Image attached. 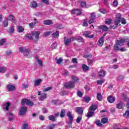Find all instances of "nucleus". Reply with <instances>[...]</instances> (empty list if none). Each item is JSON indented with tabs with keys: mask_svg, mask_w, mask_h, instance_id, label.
Listing matches in <instances>:
<instances>
[{
	"mask_svg": "<svg viewBox=\"0 0 129 129\" xmlns=\"http://www.w3.org/2000/svg\"><path fill=\"white\" fill-rule=\"evenodd\" d=\"M53 37H54V38H58V37H59V32L56 31L55 33H53Z\"/></svg>",
	"mask_w": 129,
	"mask_h": 129,
	"instance_id": "nucleus-46",
	"label": "nucleus"
},
{
	"mask_svg": "<svg viewBox=\"0 0 129 129\" xmlns=\"http://www.w3.org/2000/svg\"><path fill=\"white\" fill-rule=\"evenodd\" d=\"M7 20H9V21H11V22H13V23H15V17L11 14L9 16Z\"/></svg>",
	"mask_w": 129,
	"mask_h": 129,
	"instance_id": "nucleus-31",
	"label": "nucleus"
},
{
	"mask_svg": "<svg viewBox=\"0 0 129 129\" xmlns=\"http://www.w3.org/2000/svg\"><path fill=\"white\" fill-rule=\"evenodd\" d=\"M6 87L9 91H15L16 90V87L13 85H7Z\"/></svg>",
	"mask_w": 129,
	"mask_h": 129,
	"instance_id": "nucleus-15",
	"label": "nucleus"
},
{
	"mask_svg": "<svg viewBox=\"0 0 129 129\" xmlns=\"http://www.w3.org/2000/svg\"><path fill=\"white\" fill-rule=\"evenodd\" d=\"M111 68L112 69H117V68H118V66L117 64H114L111 67Z\"/></svg>",
	"mask_w": 129,
	"mask_h": 129,
	"instance_id": "nucleus-63",
	"label": "nucleus"
},
{
	"mask_svg": "<svg viewBox=\"0 0 129 129\" xmlns=\"http://www.w3.org/2000/svg\"><path fill=\"white\" fill-rule=\"evenodd\" d=\"M67 115L69 117V124H70V126H71V124H72V122H73V116H72V113H71V112L69 111Z\"/></svg>",
	"mask_w": 129,
	"mask_h": 129,
	"instance_id": "nucleus-6",
	"label": "nucleus"
},
{
	"mask_svg": "<svg viewBox=\"0 0 129 129\" xmlns=\"http://www.w3.org/2000/svg\"><path fill=\"white\" fill-rule=\"evenodd\" d=\"M114 49L116 51H118V50H119V47H118V45L116 44V45L114 46Z\"/></svg>",
	"mask_w": 129,
	"mask_h": 129,
	"instance_id": "nucleus-62",
	"label": "nucleus"
},
{
	"mask_svg": "<svg viewBox=\"0 0 129 129\" xmlns=\"http://www.w3.org/2000/svg\"><path fill=\"white\" fill-rule=\"evenodd\" d=\"M99 29H101L102 31H107L108 28L105 25H102L99 27Z\"/></svg>",
	"mask_w": 129,
	"mask_h": 129,
	"instance_id": "nucleus-33",
	"label": "nucleus"
},
{
	"mask_svg": "<svg viewBox=\"0 0 129 129\" xmlns=\"http://www.w3.org/2000/svg\"><path fill=\"white\" fill-rule=\"evenodd\" d=\"M120 21L121 24L123 25H125L126 24V21H125V19L124 18H121V17L120 16Z\"/></svg>",
	"mask_w": 129,
	"mask_h": 129,
	"instance_id": "nucleus-49",
	"label": "nucleus"
},
{
	"mask_svg": "<svg viewBox=\"0 0 129 129\" xmlns=\"http://www.w3.org/2000/svg\"><path fill=\"white\" fill-rule=\"evenodd\" d=\"M95 18H96L95 13H91L90 20L88 21L89 24H93V23H94V20H95Z\"/></svg>",
	"mask_w": 129,
	"mask_h": 129,
	"instance_id": "nucleus-8",
	"label": "nucleus"
},
{
	"mask_svg": "<svg viewBox=\"0 0 129 129\" xmlns=\"http://www.w3.org/2000/svg\"><path fill=\"white\" fill-rule=\"evenodd\" d=\"M75 40H77L78 42H79V43H81V42H83V38L81 37H79L78 38H76V39Z\"/></svg>",
	"mask_w": 129,
	"mask_h": 129,
	"instance_id": "nucleus-50",
	"label": "nucleus"
},
{
	"mask_svg": "<svg viewBox=\"0 0 129 129\" xmlns=\"http://www.w3.org/2000/svg\"><path fill=\"white\" fill-rule=\"evenodd\" d=\"M125 41H126V39H120L119 40H118L116 41V44L119 46H122L124 44V43H125Z\"/></svg>",
	"mask_w": 129,
	"mask_h": 129,
	"instance_id": "nucleus-17",
	"label": "nucleus"
},
{
	"mask_svg": "<svg viewBox=\"0 0 129 129\" xmlns=\"http://www.w3.org/2000/svg\"><path fill=\"white\" fill-rule=\"evenodd\" d=\"M38 95H40L39 97V99L41 101H43V100L47 98V94L45 93H41V91L38 92Z\"/></svg>",
	"mask_w": 129,
	"mask_h": 129,
	"instance_id": "nucleus-7",
	"label": "nucleus"
},
{
	"mask_svg": "<svg viewBox=\"0 0 129 129\" xmlns=\"http://www.w3.org/2000/svg\"><path fill=\"white\" fill-rule=\"evenodd\" d=\"M52 34V32L51 31H46L44 32L43 36L44 37H48V36H50Z\"/></svg>",
	"mask_w": 129,
	"mask_h": 129,
	"instance_id": "nucleus-38",
	"label": "nucleus"
},
{
	"mask_svg": "<svg viewBox=\"0 0 129 129\" xmlns=\"http://www.w3.org/2000/svg\"><path fill=\"white\" fill-rule=\"evenodd\" d=\"M52 89V87H48L43 89V92H47V91H49Z\"/></svg>",
	"mask_w": 129,
	"mask_h": 129,
	"instance_id": "nucleus-42",
	"label": "nucleus"
},
{
	"mask_svg": "<svg viewBox=\"0 0 129 129\" xmlns=\"http://www.w3.org/2000/svg\"><path fill=\"white\" fill-rule=\"evenodd\" d=\"M39 4L37 3V2L35 1H33L31 3L30 7L33 9H36V8H38Z\"/></svg>",
	"mask_w": 129,
	"mask_h": 129,
	"instance_id": "nucleus-22",
	"label": "nucleus"
},
{
	"mask_svg": "<svg viewBox=\"0 0 129 129\" xmlns=\"http://www.w3.org/2000/svg\"><path fill=\"white\" fill-rule=\"evenodd\" d=\"M75 110L78 114H82L83 113V109L80 107H76Z\"/></svg>",
	"mask_w": 129,
	"mask_h": 129,
	"instance_id": "nucleus-18",
	"label": "nucleus"
},
{
	"mask_svg": "<svg viewBox=\"0 0 129 129\" xmlns=\"http://www.w3.org/2000/svg\"><path fill=\"white\" fill-rule=\"evenodd\" d=\"M36 24H37V23H36V22L31 23L29 24V26L30 28H34V26H35V25H36Z\"/></svg>",
	"mask_w": 129,
	"mask_h": 129,
	"instance_id": "nucleus-54",
	"label": "nucleus"
},
{
	"mask_svg": "<svg viewBox=\"0 0 129 129\" xmlns=\"http://www.w3.org/2000/svg\"><path fill=\"white\" fill-rule=\"evenodd\" d=\"M82 69L83 71H88V70H89V67L86 64H83Z\"/></svg>",
	"mask_w": 129,
	"mask_h": 129,
	"instance_id": "nucleus-35",
	"label": "nucleus"
},
{
	"mask_svg": "<svg viewBox=\"0 0 129 129\" xmlns=\"http://www.w3.org/2000/svg\"><path fill=\"white\" fill-rule=\"evenodd\" d=\"M105 75H106V72L104 70H100L98 73V76L100 78H102L104 77V76H105Z\"/></svg>",
	"mask_w": 129,
	"mask_h": 129,
	"instance_id": "nucleus-11",
	"label": "nucleus"
},
{
	"mask_svg": "<svg viewBox=\"0 0 129 129\" xmlns=\"http://www.w3.org/2000/svg\"><path fill=\"white\" fill-rule=\"evenodd\" d=\"M78 96H79V97H82L83 94H82V92H81L80 91H78L77 92Z\"/></svg>",
	"mask_w": 129,
	"mask_h": 129,
	"instance_id": "nucleus-61",
	"label": "nucleus"
},
{
	"mask_svg": "<svg viewBox=\"0 0 129 129\" xmlns=\"http://www.w3.org/2000/svg\"><path fill=\"white\" fill-rule=\"evenodd\" d=\"M7 115H8L9 119L10 121H12V120H13L15 117L14 114L12 113L11 112L7 113Z\"/></svg>",
	"mask_w": 129,
	"mask_h": 129,
	"instance_id": "nucleus-24",
	"label": "nucleus"
},
{
	"mask_svg": "<svg viewBox=\"0 0 129 129\" xmlns=\"http://www.w3.org/2000/svg\"><path fill=\"white\" fill-rule=\"evenodd\" d=\"M119 23H120V14H117L116 16V19L114 21L115 26L111 27V29L115 30L116 28L118 26V24H119Z\"/></svg>",
	"mask_w": 129,
	"mask_h": 129,
	"instance_id": "nucleus-4",
	"label": "nucleus"
},
{
	"mask_svg": "<svg viewBox=\"0 0 129 129\" xmlns=\"http://www.w3.org/2000/svg\"><path fill=\"white\" fill-rule=\"evenodd\" d=\"M108 121V119L106 118H103L101 120L102 123H106V122H107Z\"/></svg>",
	"mask_w": 129,
	"mask_h": 129,
	"instance_id": "nucleus-47",
	"label": "nucleus"
},
{
	"mask_svg": "<svg viewBox=\"0 0 129 129\" xmlns=\"http://www.w3.org/2000/svg\"><path fill=\"white\" fill-rule=\"evenodd\" d=\"M104 37H105V34L99 38V40L98 41V46H99L100 47L103 46V43H104Z\"/></svg>",
	"mask_w": 129,
	"mask_h": 129,
	"instance_id": "nucleus-10",
	"label": "nucleus"
},
{
	"mask_svg": "<svg viewBox=\"0 0 129 129\" xmlns=\"http://www.w3.org/2000/svg\"><path fill=\"white\" fill-rule=\"evenodd\" d=\"M48 118L50 120H51V121H56V118L55 117V116L53 115H49L48 116Z\"/></svg>",
	"mask_w": 129,
	"mask_h": 129,
	"instance_id": "nucleus-34",
	"label": "nucleus"
},
{
	"mask_svg": "<svg viewBox=\"0 0 129 129\" xmlns=\"http://www.w3.org/2000/svg\"><path fill=\"white\" fill-rule=\"evenodd\" d=\"M90 34H91L90 33V32L85 31L83 33V36H84V37H85L86 38H93V35H90Z\"/></svg>",
	"mask_w": 129,
	"mask_h": 129,
	"instance_id": "nucleus-16",
	"label": "nucleus"
},
{
	"mask_svg": "<svg viewBox=\"0 0 129 129\" xmlns=\"http://www.w3.org/2000/svg\"><path fill=\"white\" fill-rule=\"evenodd\" d=\"M28 86H28V85L26 84H23L21 87L23 88V89H26V88H28Z\"/></svg>",
	"mask_w": 129,
	"mask_h": 129,
	"instance_id": "nucleus-53",
	"label": "nucleus"
},
{
	"mask_svg": "<svg viewBox=\"0 0 129 129\" xmlns=\"http://www.w3.org/2000/svg\"><path fill=\"white\" fill-rule=\"evenodd\" d=\"M99 12L102 14H105L106 13V11H105V10H104V9H100Z\"/></svg>",
	"mask_w": 129,
	"mask_h": 129,
	"instance_id": "nucleus-64",
	"label": "nucleus"
},
{
	"mask_svg": "<svg viewBox=\"0 0 129 129\" xmlns=\"http://www.w3.org/2000/svg\"><path fill=\"white\" fill-rule=\"evenodd\" d=\"M72 62H73V63H74L75 64H77V63H78V62L77 61V58H72Z\"/></svg>",
	"mask_w": 129,
	"mask_h": 129,
	"instance_id": "nucleus-59",
	"label": "nucleus"
},
{
	"mask_svg": "<svg viewBox=\"0 0 129 129\" xmlns=\"http://www.w3.org/2000/svg\"><path fill=\"white\" fill-rule=\"evenodd\" d=\"M14 32H15V27L12 26L10 27V29L9 30V32L10 34H14Z\"/></svg>",
	"mask_w": 129,
	"mask_h": 129,
	"instance_id": "nucleus-39",
	"label": "nucleus"
},
{
	"mask_svg": "<svg viewBox=\"0 0 129 129\" xmlns=\"http://www.w3.org/2000/svg\"><path fill=\"white\" fill-rule=\"evenodd\" d=\"M27 113V107L22 106L19 111L20 115H24Z\"/></svg>",
	"mask_w": 129,
	"mask_h": 129,
	"instance_id": "nucleus-14",
	"label": "nucleus"
},
{
	"mask_svg": "<svg viewBox=\"0 0 129 129\" xmlns=\"http://www.w3.org/2000/svg\"><path fill=\"white\" fill-rule=\"evenodd\" d=\"M40 34H41V32L39 31L31 32V35H32L33 41H37L39 39H40Z\"/></svg>",
	"mask_w": 129,
	"mask_h": 129,
	"instance_id": "nucleus-2",
	"label": "nucleus"
},
{
	"mask_svg": "<svg viewBox=\"0 0 129 129\" xmlns=\"http://www.w3.org/2000/svg\"><path fill=\"white\" fill-rule=\"evenodd\" d=\"M90 99H91V98H90V97L86 96L83 98V100L85 102L88 103V102H89V101H90Z\"/></svg>",
	"mask_w": 129,
	"mask_h": 129,
	"instance_id": "nucleus-29",
	"label": "nucleus"
},
{
	"mask_svg": "<svg viewBox=\"0 0 129 129\" xmlns=\"http://www.w3.org/2000/svg\"><path fill=\"white\" fill-rule=\"evenodd\" d=\"M56 60V64H61L63 61V58L62 57H59L58 59Z\"/></svg>",
	"mask_w": 129,
	"mask_h": 129,
	"instance_id": "nucleus-41",
	"label": "nucleus"
},
{
	"mask_svg": "<svg viewBox=\"0 0 129 129\" xmlns=\"http://www.w3.org/2000/svg\"><path fill=\"white\" fill-rule=\"evenodd\" d=\"M7 71L6 68H0V73H5Z\"/></svg>",
	"mask_w": 129,
	"mask_h": 129,
	"instance_id": "nucleus-52",
	"label": "nucleus"
},
{
	"mask_svg": "<svg viewBox=\"0 0 129 129\" xmlns=\"http://www.w3.org/2000/svg\"><path fill=\"white\" fill-rule=\"evenodd\" d=\"M87 61H88V65H91V64H92V63L94 62V59L88 58Z\"/></svg>",
	"mask_w": 129,
	"mask_h": 129,
	"instance_id": "nucleus-43",
	"label": "nucleus"
},
{
	"mask_svg": "<svg viewBox=\"0 0 129 129\" xmlns=\"http://www.w3.org/2000/svg\"><path fill=\"white\" fill-rule=\"evenodd\" d=\"M44 25H52L53 24V21L52 20H46L43 21Z\"/></svg>",
	"mask_w": 129,
	"mask_h": 129,
	"instance_id": "nucleus-27",
	"label": "nucleus"
},
{
	"mask_svg": "<svg viewBox=\"0 0 129 129\" xmlns=\"http://www.w3.org/2000/svg\"><path fill=\"white\" fill-rule=\"evenodd\" d=\"M72 79H73L74 81H75V82L78 81V80H79V79L75 76H73L72 77Z\"/></svg>",
	"mask_w": 129,
	"mask_h": 129,
	"instance_id": "nucleus-51",
	"label": "nucleus"
},
{
	"mask_svg": "<svg viewBox=\"0 0 129 129\" xmlns=\"http://www.w3.org/2000/svg\"><path fill=\"white\" fill-rule=\"evenodd\" d=\"M116 107L118 109H121L122 107H124V104L123 102L120 101L119 103H118L116 104Z\"/></svg>",
	"mask_w": 129,
	"mask_h": 129,
	"instance_id": "nucleus-21",
	"label": "nucleus"
},
{
	"mask_svg": "<svg viewBox=\"0 0 129 129\" xmlns=\"http://www.w3.org/2000/svg\"><path fill=\"white\" fill-rule=\"evenodd\" d=\"M41 82H42V79H39L38 80H36L34 82V85L35 86H39L41 84Z\"/></svg>",
	"mask_w": 129,
	"mask_h": 129,
	"instance_id": "nucleus-28",
	"label": "nucleus"
},
{
	"mask_svg": "<svg viewBox=\"0 0 129 129\" xmlns=\"http://www.w3.org/2000/svg\"><path fill=\"white\" fill-rule=\"evenodd\" d=\"M68 74H69L68 71L65 70L63 71V73L62 74V75H63V76H67L68 75Z\"/></svg>",
	"mask_w": 129,
	"mask_h": 129,
	"instance_id": "nucleus-55",
	"label": "nucleus"
},
{
	"mask_svg": "<svg viewBox=\"0 0 129 129\" xmlns=\"http://www.w3.org/2000/svg\"><path fill=\"white\" fill-rule=\"evenodd\" d=\"M5 43H6V39H3L0 40V45H2L3 44H5Z\"/></svg>",
	"mask_w": 129,
	"mask_h": 129,
	"instance_id": "nucleus-60",
	"label": "nucleus"
},
{
	"mask_svg": "<svg viewBox=\"0 0 129 129\" xmlns=\"http://www.w3.org/2000/svg\"><path fill=\"white\" fill-rule=\"evenodd\" d=\"M19 50L20 52L24 53V55L26 58H29L30 55L31 54V51L27 49L26 47H20Z\"/></svg>",
	"mask_w": 129,
	"mask_h": 129,
	"instance_id": "nucleus-1",
	"label": "nucleus"
},
{
	"mask_svg": "<svg viewBox=\"0 0 129 129\" xmlns=\"http://www.w3.org/2000/svg\"><path fill=\"white\" fill-rule=\"evenodd\" d=\"M122 98V99H124V101H127L126 106H127V108H128V109H129V99H128V98H127V97H126V95H125L124 94H123Z\"/></svg>",
	"mask_w": 129,
	"mask_h": 129,
	"instance_id": "nucleus-20",
	"label": "nucleus"
},
{
	"mask_svg": "<svg viewBox=\"0 0 129 129\" xmlns=\"http://www.w3.org/2000/svg\"><path fill=\"white\" fill-rule=\"evenodd\" d=\"M76 40V37H73L71 38H68L66 37H64V44L66 46H69L71 44V42L75 41Z\"/></svg>",
	"mask_w": 129,
	"mask_h": 129,
	"instance_id": "nucleus-3",
	"label": "nucleus"
},
{
	"mask_svg": "<svg viewBox=\"0 0 129 129\" xmlns=\"http://www.w3.org/2000/svg\"><path fill=\"white\" fill-rule=\"evenodd\" d=\"M111 23H112V20L110 19H108L105 21L106 25H110Z\"/></svg>",
	"mask_w": 129,
	"mask_h": 129,
	"instance_id": "nucleus-45",
	"label": "nucleus"
},
{
	"mask_svg": "<svg viewBox=\"0 0 129 129\" xmlns=\"http://www.w3.org/2000/svg\"><path fill=\"white\" fill-rule=\"evenodd\" d=\"M24 29L22 26H17V32L19 33H23L24 31Z\"/></svg>",
	"mask_w": 129,
	"mask_h": 129,
	"instance_id": "nucleus-32",
	"label": "nucleus"
},
{
	"mask_svg": "<svg viewBox=\"0 0 129 129\" xmlns=\"http://www.w3.org/2000/svg\"><path fill=\"white\" fill-rule=\"evenodd\" d=\"M35 60L37 62L41 67H43V62H42V60L39 58V57L37 56L35 57Z\"/></svg>",
	"mask_w": 129,
	"mask_h": 129,
	"instance_id": "nucleus-25",
	"label": "nucleus"
},
{
	"mask_svg": "<svg viewBox=\"0 0 129 129\" xmlns=\"http://www.w3.org/2000/svg\"><path fill=\"white\" fill-rule=\"evenodd\" d=\"M107 100L110 103H113V102L115 101V97L109 96L107 98Z\"/></svg>",
	"mask_w": 129,
	"mask_h": 129,
	"instance_id": "nucleus-19",
	"label": "nucleus"
},
{
	"mask_svg": "<svg viewBox=\"0 0 129 129\" xmlns=\"http://www.w3.org/2000/svg\"><path fill=\"white\" fill-rule=\"evenodd\" d=\"M22 105H28L29 106H33L34 105V103L28 99H23L21 101Z\"/></svg>",
	"mask_w": 129,
	"mask_h": 129,
	"instance_id": "nucleus-5",
	"label": "nucleus"
},
{
	"mask_svg": "<svg viewBox=\"0 0 129 129\" xmlns=\"http://www.w3.org/2000/svg\"><path fill=\"white\" fill-rule=\"evenodd\" d=\"M94 114V111H91V110H89V111L87 113V114L86 115V116H87L89 118L90 117H92Z\"/></svg>",
	"mask_w": 129,
	"mask_h": 129,
	"instance_id": "nucleus-23",
	"label": "nucleus"
},
{
	"mask_svg": "<svg viewBox=\"0 0 129 129\" xmlns=\"http://www.w3.org/2000/svg\"><path fill=\"white\" fill-rule=\"evenodd\" d=\"M97 99H98V100H99V101H101V100H102V96L101 95V94L97 93Z\"/></svg>",
	"mask_w": 129,
	"mask_h": 129,
	"instance_id": "nucleus-36",
	"label": "nucleus"
},
{
	"mask_svg": "<svg viewBox=\"0 0 129 129\" xmlns=\"http://www.w3.org/2000/svg\"><path fill=\"white\" fill-rule=\"evenodd\" d=\"M66 88L70 89V88H73L74 87V82H70L69 83H66L64 85Z\"/></svg>",
	"mask_w": 129,
	"mask_h": 129,
	"instance_id": "nucleus-12",
	"label": "nucleus"
},
{
	"mask_svg": "<svg viewBox=\"0 0 129 129\" xmlns=\"http://www.w3.org/2000/svg\"><path fill=\"white\" fill-rule=\"evenodd\" d=\"M11 105V103L10 102H6L4 104H3L2 107L4 110L6 111H8L9 109H10V106Z\"/></svg>",
	"mask_w": 129,
	"mask_h": 129,
	"instance_id": "nucleus-13",
	"label": "nucleus"
},
{
	"mask_svg": "<svg viewBox=\"0 0 129 129\" xmlns=\"http://www.w3.org/2000/svg\"><path fill=\"white\" fill-rule=\"evenodd\" d=\"M89 109L91 111H94V110H96V109H97V105H92L89 108Z\"/></svg>",
	"mask_w": 129,
	"mask_h": 129,
	"instance_id": "nucleus-26",
	"label": "nucleus"
},
{
	"mask_svg": "<svg viewBox=\"0 0 129 129\" xmlns=\"http://www.w3.org/2000/svg\"><path fill=\"white\" fill-rule=\"evenodd\" d=\"M72 14H74V15H76V16H79L80 15H82L83 13L81 9H74L72 10Z\"/></svg>",
	"mask_w": 129,
	"mask_h": 129,
	"instance_id": "nucleus-9",
	"label": "nucleus"
},
{
	"mask_svg": "<svg viewBox=\"0 0 129 129\" xmlns=\"http://www.w3.org/2000/svg\"><path fill=\"white\" fill-rule=\"evenodd\" d=\"M81 119H82V116H79L76 120V122L77 123H79V122H80V121H81Z\"/></svg>",
	"mask_w": 129,
	"mask_h": 129,
	"instance_id": "nucleus-48",
	"label": "nucleus"
},
{
	"mask_svg": "<svg viewBox=\"0 0 129 129\" xmlns=\"http://www.w3.org/2000/svg\"><path fill=\"white\" fill-rule=\"evenodd\" d=\"M25 37L29 40H33L34 39L33 37V35H32V32L30 34L28 33L27 34L25 35Z\"/></svg>",
	"mask_w": 129,
	"mask_h": 129,
	"instance_id": "nucleus-30",
	"label": "nucleus"
},
{
	"mask_svg": "<svg viewBox=\"0 0 129 129\" xmlns=\"http://www.w3.org/2000/svg\"><path fill=\"white\" fill-rule=\"evenodd\" d=\"M29 127V125L27 123H25L23 125V127L22 128V129H28Z\"/></svg>",
	"mask_w": 129,
	"mask_h": 129,
	"instance_id": "nucleus-58",
	"label": "nucleus"
},
{
	"mask_svg": "<svg viewBox=\"0 0 129 129\" xmlns=\"http://www.w3.org/2000/svg\"><path fill=\"white\" fill-rule=\"evenodd\" d=\"M96 124L98 126H100V127L102 126V124L101 123V122H100V120H97L96 121Z\"/></svg>",
	"mask_w": 129,
	"mask_h": 129,
	"instance_id": "nucleus-44",
	"label": "nucleus"
},
{
	"mask_svg": "<svg viewBox=\"0 0 129 129\" xmlns=\"http://www.w3.org/2000/svg\"><path fill=\"white\" fill-rule=\"evenodd\" d=\"M105 81L104 79H101L100 80L97 81V84L99 85H102V83H103Z\"/></svg>",
	"mask_w": 129,
	"mask_h": 129,
	"instance_id": "nucleus-37",
	"label": "nucleus"
},
{
	"mask_svg": "<svg viewBox=\"0 0 129 129\" xmlns=\"http://www.w3.org/2000/svg\"><path fill=\"white\" fill-rule=\"evenodd\" d=\"M59 116L60 117H64L65 116V110H61Z\"/></svg>",
	"mask_w": 129,
	"mask_h": 129,
	"instance_id": "nucleus-40",
	"label": "nucleus"
},
{
	"mask_svg": "<svg viewBox=\"0 0 129 129\" xmlns=\"http://www.w3.org/2000/svg\"><path fill=\"white\" fill-rule=\"evenodd\" d=\"M51 48L52 49H56L57 48V43H53L51 45Z\"/></svg>",
	"mask_w": 129,
	"mask_h": 129,
	"instance_id": "nucleus-56",
	"label": "nucleus"
},
{
	"mask_svg": "<svg viewBox=\"0 0 129 129\" xmlns=\"http://www.w3.org/2000/svg\"><path fill=\"white\" fill-rule=\"evenodd\" d=\"M123 78H124V77H123V76H122V75H120V76L118 77V80H119V81H122V80L123 79Z\"/></svg>",
	"mask_w": 129,
	"mask_h": 129,
	"instance_id": "nucleus-57",
	"label": "nucleus"
}]
</instances>
